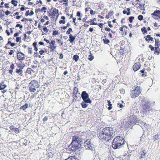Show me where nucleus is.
Listing matches in <instances>:
<instances>
[{
  "label": "nucleus",
  "mask_w": 160,
  "mask_h": 160,
  "mask_svg": "<svg viewBox=\"0 0 160 160\" xmlns=\"http://www.w3.org/2000/svg\"><path fill=\"white\" fill-rule=\"evenodd\" d=\"M113 131L111 127H105L99 132L98 137L100 140L108 141L113 137Z\"/></svg>",
  "instance_id": "obj_1"
},
{
  "label": "nucleus",
  "mask_w": 160,
  "mask_h": 160,
  "mask_svg": "<svg viewBox=\"0 0 160 160\" xmlns=\"http://www.w3.org/2000/svg\"><path fill=\"white\" fill-rule=\"evenodd\" d=\"M81 142V139L78 136H73L71 143L66 148L68 153H71V152L75 151L78 149L80 148Z\"/></svg>",
  "instance_id": "obj_2"
},
{
  "label": "nucleus",
  "mask_w": 160,
  "mask_h": 160,
  "mask_svg": "<svg viewBox=\"0 0 160 160\" xmlns=\"http://www.w3.org/2000/svg\"><path fill=\"white\" fill-rule=\"evenodd\" d=\"M124 142L125 140L123 137L118 136L113 139L112 143V147L114 149L120 148L122 145L124 144Z\"/></svg>",
  "instance_id": "obj_3"
},
{
  "label": "nucleus",
  "mask_w": 160,
  "mask_h": 160,
  "mask_svg": "<svg viewBox=\"0 0 160 160\" xmlns=\"http://www.w3.org/2000/svg\"><path fill=\"white\" fill-rule=\"evenodd\" d=\"M142 89L139 86H137L132 90L130 92L131 97L133 98H135L138 97L141 94Z\"/></svg>",
  "instance_id": "obj_4"
},
{
  "label": "nucleus",
  "mask_w": 160,
  "mask_h": 160,
  "mask_svg": "<svg viewBox=\"0 0 160 160\" xmlns=\"http://www.w3.org/2000/svg\"><path fill=\"white\" fill-rule=\"evenodd\" d=\"M81 97L83 100L86 102L91 104L92 101L89 98V95L85 91L82 92Z\"/></svg>",
  "instance_id": "obj_5"
},
{
  "label": "nucleus",
  "mask_w": 160,
  "mask_h": 160,
  "mask_svg": "<svg viewBox=\"0 0 160 160\" xmlns=\"http://www.w3.org/2000/svg\"><path fill=\"white\" fill-rule=\"evenodd\" d=\"M17 58L20 62H22L25 59L24 54L21 52L17 51Z\"/></svg>",
  "instance_id": "obj_6"
},
{
  "label": "nucleus",
  "mask_w": 160,
  "mask_h": 160,
  "mask_svg": "<svg viewBox=\"0 0 160 160\" xmlns=\"http://www.w3.org/2000/svg\"><path fill=\"white\" fill-rule=\"evenodd\" d=\"M50 12L51 13H49L48 16L50 17L52 16L53 17L55 16H58V9H56L55 8H52L50 10Z\"/></svg>",
  "instance_id": "obj_7"
},
{
  "label": "nucleus",
  "mask_w": 160,
  "mask_h": 160,
  "mask_svg": "<svg viewBox=\"0 0 160 160\" xmlns=\"http://www.w3.org/2000/svg\"><path fill=\"white\" fill-rule=\"evenodd\" d=\"M37 42H34L32 43V46L34 48V50L35 51L34 52V55L35 57H38L39 58H41L42 57L39 55L37 52L38 50V47H37Z\"/></svg>",
  "instance_id": "obj_8"
},
{
  "label": "nucleus",
  "mask_w": 160,
  "mask_h": 160,
  "mask_svg": "<svg viewBox=\"0 0 160 160\" xmlns=\"http://www.w3.org/2000/svg\"><path fill=\"white\" fill-rule=\"evenodd\" d=\"M55 41L52 40L49 43L50 46L48 47L50 48V51L53 52L56 49L57 46L56 45Z\"/></svg>",
  "instance_id": "obj_9"
},
{
  "label": "nucleus",
  "mask_w": 160,
  "mask_h": 160,
  "mask_svg": "<svg viewBox=\"0 0 160 160\" xmlns=\"http://www.w3.org/2000/svg\"><path fill=\"white\" fill-rule=\"evenodd\" d=\"M78 94L79 95L80 93H78V88L75 87L73 90L72 96L74 99L76 100L78 97Z\"/></svg>",
  "instance_id": "obj_10"
},
{
  "label": "nucleus",
  "mask_w": 160,
  "mask_h": 160,
  "mask_svg": "<svg viewBox=\"0 0 160 160\" xmlns=\"http://www.w3.org/2000/svg\"><path fill=\"white\" fill-rule=\"evenodd\" d=\"M150 104L149 102H145L144 104L142 105V107L143 111L145 112H147L150 109Z\"/></svg>",
  "instance_id": "obj_11"
},
{
  "label": "nucleus",
  "mask_w": 160,
  "mask_h": 160,
  "mask_svg": "<svg viewBox=\"0 0 160 160\" xmlns=\"http://www.w3.org/2000/svg\"><path fill=\"white\" fill-rule=\"evenodd\" d=\"M84 146L86 149H90L92 148L91 146V142L89 140H87L85 142Z\"/></svg>",
  "instance_id": "obj_12"
},
{
  "label": "nucleus",
  "mask_w": 160,
  "mask_h": 160,
  "mask_svg": "<svg viewBox=\"0 0 160 160\" xmlns=\"http://www.w3.org/2000/svg\"><path fill=\"white\" fill-rule=\"evenodd\" d=\"M138 122V119L136 117L133 116L131 118V120L130 121V125H135Z\"/></svg>",
  "instance_id": "obj_13"
},
{
  "label": "nucleus",
  "mask_w": 160,
  "mask_h": 160,
  "mask_svg": "<svg viewBox=\"0 0 160 160\" xmlns=\"http://www.w3.org/2000/svg\"><path fill=\"white\" fill-rule=\"evenodd\" d=\"M29 84L34 86L35 87L37 88H38L40 86L38 81L35 80H32Z\"/></svg>",
  "instance_id": "obj_14"
},
{
  "label": "nucleus",
  "mask_w": 160,
  "mask_h": 160,
  "mask_svg": "<svg viewBox=\"0 0 160 160\" xmlns=\"http://www.w3.org/2000/svg\"><path fill=\"white\" fill-rule=\"evenodd\" d=\"M141 65L139 62L135 63L133 66V68L134 71H136L138 70L140 68Z\"/></svg>",
  "instance_id": "obj_15"
},
{
  "label": "nucleus",
  "mask_w": 160,
  "mask_h": 160,
  "mask_svg": "<svg viewBox=\"0 0 160 160\" xmlns=\"http://www.w3.org/2000/svg\"><path fill=\"white\" fill-rule=\"evenodd\" d=\"M28 91L30 92H34L36 90L37 88L32 86V85H28Z\"/></svg>",
  "instance_id": "obj_16"
},
{
  "label": "nucleus",
  "mask_w": 160,
  "mask_h": 160,
  "mask_svg": "<svg viewBox=\"0 0 160 160\" xmlns=\"http://www.w3.org/2000/svg\"><path fill=\"white\" fill-rule=\"evenodd\" d=\"M144 38H145V40L147 42H149L150 41L153 42L154 41L153 38L151 37L150 35H148L145 37Z\"/></svg>",
  "instance_id": "obj_17"
},
{
  "label": "nucleus",
  "mask_w": 160,
  "mask_h": 160,
  "mask_svg": "<svg viewBox=\"0 0 160 160\" xmlns=\"http://www.w3.org/2000/svg\"><path fill=\"white\" fill-rule=\"evenodd\" d=\"M7 85L4 84V81H3L0 84V90H4L7 87Z\"/></svg>",
  "instance_id": "obj_18"
},
{
  "label": "nucleus",
  "mask_w": 160,
  "mask_h": 160,
  "mask_svg": "<svg viewBox=\"0 0 160 160\" xmlns=\"http://www.w3.org/2000/svg\"><path fill=\"white\" fill-rule=\"evenodd\" d=\"M14 65L13 63H12L10 66V69L9 70V72L11 74V75L12 74L13 72V70L14 69Z\"/></svg>",
  "instance_id": "obj_19"
},
{
  "label": "nucleus",
  "mask_w": 160,
  "mask_h": 160,
  "mask_svg": "<svg viewBox=\"0 0 160 160\" xmlns=\"http://www.w3.org/2000/svg\"><path fill=\"white\" fill-rule=\"evenodd\" d=\"M75 39V37L73 36L72 34H70L69 35V41L71 42H72Z\"/></svg>",
  "instance_id": "obj_20"
},
{
  "label": "nucleus",
  "mask_w": 160,
  "mask_h": 160,
  "mask_svg": "<svg viewBox=\"0 0 160 160\" xmlns=\"http://www.w3.org/2000/svg\"><path fill=\"white\" fill-rule=\"evenodd\" d=\"M16 73L19 74L20 76H22V70L21 69H17L16 70Z\"/></svg>",
  "instance_id": "obj_21"
},
{
  "label": "nucleus",
  "mask_w": 160,
  "mask_h": 160,
  "mask_svg": "<svg viewBox=\"0 0 160 160\" xmlns=\"http://www.w3.org/2000/svg\"><path fill=\"white\" fill-rule=\"evenodd\" d=\"M103 38L102 39V40L105 44H107L110 42V41L108 39H107L106 36H104Z\"/></svg>",
  "instance_id": "obj_22"
},
{
  "label": "nucleus",
  "mask_w": 160,
  "mask_h": 160,
  "mask_svg": "<svg viewBox=\"0 0 160 160\" xmlns=\"http://www.w3.org/2000/svg\"><path fill=\"white\" fill-rule=\"evenodd\" d=\"M65 160H78L74 156H69L67 158L65 159Z\"/></svg>",
  "instance_id": "obj_23"
},
{
  "label": "nucleus",
  "mask_w": 160,
  "mask_h": 160,
  "mask_svg": "<svg viewBox=\"0 0 160 160\" xmlns=\"http://www.w3.org/2000/svg\"><path fill=\"white\" fill-rule=\"evenodd\" d=\"M155 47H158L159 48V47H160V42L159 40L155 39Z\"/></svg>",
  "instance_id": "obj_24"
},
{
  "label": "nucleus",
  "mask_w": 160,
  "mask_h": 160,
  "mask_svg": "<svg viewBox=\"0 0 160 160\" xmlns=\"http://www.w3.org/2000/svg\"><path fill=\"white\" fill-rule=\"evenodd\" d=\"M28 107V104L27 103H26L24 105L22 106L21 107L20 109H22L23 110H25L26 108Z\"/></svg>",
  "instance_id": "obj_25"
},
{
  "label": "nucleus",
  "mask_w": 160,
  "mask_h": 160,
  "mask_svg": "<svg viewBox=\"0 0 160 160\" xmlns=\"http://www.w3.org/2000/svg\"><path fill=\"white\" fill-rule=\"evenodd\" d=\"M61 18L62 20H60L59 22V23L60 24H65V21L64 20L65 19V17L64 16H62L61 17Z\"/></svg>",
  "instance_id": "obj_26"
},
{
  "label": "nucleus",
  "mask_w": 160,
  "mask_h": 160,
  "mask_svg": "<svg viewBox=\"0 0 160 160\" xmlns=\"http://www.w3.org/2000/svg\"><path fill=\"white\" fill-rule=\"evenodd\" d=\"M79 59V56L76 54L75 55H74L73 57V59L76 62H77L78 61Z\"/></svg>",
  "instance_id": "obj_27"
},
{
  "label": "nucleus",
  "mask_w": 160,
  "mask_h": 160,
  "mask_svg": "<svg viewBox=\"0 0 160 160\" xmlns=\"http://www.w3.org/2000/svg\"><path fill=\"white\" fill-rule=\"evenodd\" d=\"M107 102L108 103L109 107L108 108V109L109 110H111L112 108V104L110 100H108Z\"/></svg>",
  "instance_id": "obj_28"
},
{
  "label": "nucleus",
  "mask_w": 160,
  "mask_h": 160,
  "mask_svg": "<svg viewBox=\"0 0 160 160\" xmlns=\"http://www.w3.org/2000/svg\"><path fill=\"white\" fill-rule=\"evenodd\" d=\"M33 71V70L31 68H28L26 71V72L28 74H31L32 72Z\"/></svg>",
  "instance_id": "obj_29"
},
{
  "label": "nucleus",
  "mask_w": 160,
  "mask_h": 160,
  "mask_svg": "<svg viewBox=\"0 0 160 160\" xmlns=\"http://www.w3.org/2000/svg\"><path fill=\"white\" fill-rule=\"evenodd\" d=\"M18 0H12L11 1V3L14 6L16 7L17 6V3H18Z\"/></svg>",
  "instance_id": "obj_30"
},
{
  "label": "nucleus",
  "mask_w": 160,
  "mask_h": 160,
  "mask_svg": "<svg viewBox=\"0 0 160 160\" xmlns=\"http://www.w3.org/2000/svg\"><path fill=\"white\" fill-rule=\"evenodd\" d=\"M94 59V57L92 54L90 52V54L89 55L88 59L90 61H92Z\"/></svg>",
  "instance_id": "obj_31"
},
{
  "label": "nucleus",
  "mask_w": 160,
  "mask_h": 160,
  "mask_svg": "<svg viewBox=\"0 0 160 160\" xmlns=\"http://www.w3.org/2000/svg\"><path fill=\"white\" fill-rule=\"evenodd\" d=\"M155 50L154 53L156 54H157L158 55L160 53L158 49V48H158V47H155Z\"/></svg>",
  "instance_id": "obj_32"
},
{
  "label": "nucleus",
  "mask_w": 160,
  "mask_h": 160,
  "mask_svg": "<svg viewBox=\"0 0 160 160\" xmlns=\"http://www.w3.org/2000/svg\"><path fill=\"white\" fill-rule=\"evenodd\" d=\"M59 34L58 30H54L52 32V35L55 36L56 35H58Z\"/></svg>",
  "instance_id": "obj_33"
},
{
  "label": "nucleus",
  "mask_w": 160,
  "mask_h": 160,
  "mask_svg": "<svg viewBox=\"0 0 160 160\" xmlns=\"http://www.w3.org/2000/svg\"><path fill=\"white\" fill-rule=\"evenodd\" d=\"M86 103V102L84 101V102H82L81 103L82 106L83 108H85L87 107L88 105Z\"/></svg>",
  "instance_id": "obj_34"
},
{
  "label": "nucleus",
  "mask_w": 160,
  "mask_h": 160,
  "mask_svg": "<svg viewBox=\"0 0 160 160\" xmlns=\"http://www.w3.org/2000/svg\"><path fill=\"white\" fill-rule=\"evenodd\" d=\"M87 23H90V25H97V23H95L94 22H93V21H92V20L90 21H87Z\"/></svg>",
  "instance_id": "obj_35"
},
{
  "label": "nucleus",
  "mask_w": 160,
  "mask_h": 160,
  "mask_svg": "<svg viewBox=\"0 0 160 160\" xmlns=\"http://www.w3.org/2000/svg\"><path fill=\"white\" fill-rule=\"evenodd\" d=\"M159 135L158 134H156L153 137V139L154 141L158 140V139Z\"/></svg>",
  "instance_id": "obj_36"
},
{
  "label": "nucleus",
  "mask_w": 160,
  "mask_h": 160,
  "mask_svg": "<svg viewBox=\"0 0 160 160\" xmlns=\"http://www.w3.org/2000/svg\"><path fill=\"white\" fill-rule=\"evenodd\" d=\"M21 21L22 22H23L25 21H28L30 22H31L32 21V19L31 18H30L29 19H28L27 18H23V19L21 20Z\"/></svg>",
  "instance_id": "obj_37"
},
{
  "label": "nucleus",
  "mask_w": 160,
  "mask_h": 160,
  "mask_svg": "<svg viewBox=\"0 0 160 160\" xmlns=\"http://www.w3.org/2000/svg\"><path fill=\"white\" fill-rule=\"evenodd\" d=\"M141 30L143 33H145L147 32V30L145 27H143L141 28Z\"/></svg>",
  "instance_id": "obj_38"
},
{
  "label": "nucleus",
  "mask_w": 160,
  "mask_h": 160,
  "mask_svg": "<svg viewBox=\"0 0 160 160\" xmlns=\"http://www.w3.org/2000/svg\"><path fill=\"white\" fill-rule=\"evenodd\" d=\"M28 53L29 54H31L32 53V48L29 47L28 48Z\"/></svg>",
  "instance_id": "obj_39"
},
{
  "label": "nucleus",
  "mask_w": 160,
  "mask_h": 160,
  "mask_svg": "<svg viewBox=\"0 0 160 160\" xmlns=\"http://www.w3.org/2000/svg\"><path fill=\"white\" fill-rule=\"evenodd\" d=\"M8 43L10 45V46H11V47H14V46H15L16 44V43H14V42H12L11 41H8Z\"/></svg>",
  "instance_id": "obj_40"
},
{
  "label": "nucleus",
  "mask_w": 160,
  "mask_h": 160,
  "mask_svg": "<svg viewBox=\"0 0 160 160\" xmlns=\"http://www.w3.org/2000/svg\"><path fill=\"white\" fill-rule=\"evenodd\" d=\"M134 19V17L133 16H131L129 17L128 20L129 22L130 23H132V22L133 20Z\"/></svg>",
  "instance_id": "obj_41"
},
{
  "label": "nucleus",
  "mask_w": 160,
  "mask_h": 160,
  "mask_svg": "<svg viewBox=\"0 0 160 160\" xmlns=\"http://www.w3.org/2000/svg\"><path fill=\"white\" fill-rule=\"evenodd\" d=\"M72 29L71 28H69L68 30L66 32V34L67 35L70 34L71 32H72Z\"/></svg>",
  "instance_id": "obj_42"
},
{
  "label": "nucleus",
  "mask_w": 160,
  "mask_h": 160,
  "mask_svg": "<svg viewBox=\"0 0 160 160\" xmlns=\"http://www.w3.org/2000/svg\"><path fill=\"white\" fill-rule=\"evenodd\" d=\"M42 30L43 31L46 33L48 32L49 31V29H48L46 27H43L42 28Z\"/></svg>",
  "instance_id": "obj_43"
},
{
  "label": "nucleus",
  "mask_w": 160,
  "mask_h": 160,
  "mask_svg": "<svg viewBox=\"0 0 160 160\" xmlns=\"http://www.w3.org/2000/svg\"><path fill=\"white\" fill-rule=\"evenodd\" d=\"M13 131L16 133H18L20 132V130L17 128H15Z\"/></svg>",
  "instance_id": "obj_44"
},
{
  "label": "nucleus",
  "mask_w": 160,
  "mask_h": 160,
  "mask_svg": "<svg viewBox=\"0 0 160 160\" xmlns=\"http://www.w3.org/2000/svg\"><path fill=\"white\" fill-rule=\"evenodd\" d=\"M17 66L19 68V69H22L24 67V66L23 65H22L21 64H18L17 65Z\"/></svg>",
  "instance_id": "obj_45"
},
{
  "label": "nucleus",
  "mask_w": 160,
  "mask_h": 160,
  "mask_svg": "<svg viewBox=\"0 0 160 160\" xmlns=\"http://www.w3.org/2000/svg\"><path fill=\"white\" fill-rule=\"evenodd\" d=\"M143 17L142 15H139L138 16V20L141 21L143 20Z\"/></svg>",
  "instance_id": "obj_46"
},
{
  "label": "nucleus",
  "mask_w": 160,
  "mask_h": 160,
  "mask_svg": "<svg viewBox=\"0 0 160 160\" xmlns=\"http://www.w3.org/2000/svg\"><path fill=\"white\" fill-rule=\"evenodd\" d=\"M145 150H143L141 152V158H142L143 157L145 156Z\"/></svg>",
  "instance_id": "obj_47"
},
{
  "label": "nucleus",
  "mask_w": 160,
  "mask_h": 160,
  "mask_svg": "<svg viewBox=\"0 0 160 160\" xmlns=\"http://www.w3.org/2000/svg\"><path fill=\"white\" fill-rule=\"evenodd\" d=\"M47 8L45 7H43L41 9V12H42L43 11H44V12H46V10H47Z\"/></svg>",
  "instance_id": "obj_48"
},
{
  "label": "nucleus",
  "mask_w": 160,
  "mask_h": 160,
  "mask_svg": "<svg viewBox=\"0 0 160 160\" xmlns=\"http://www.w3.org/2000/svg\"><path fill=\"white\" fill-rule=\"evenodd\" d=\"M25 10V7L24 5H22V7L20 8V11H24Z\"/></svg>",
  "instance_id": "obj_49"
},
{
  "label": "nucleus",
  "mask_w": 160,
  "mask_h": 160,
  "mask_svg": "<svg viewBox=\"0 0 160 160\" xmlns=\"http://www.w3.org/2000/svg\"><path fill=\"white\" fill-rule=\"evenodd\" d=\"M16 128L13 125H11L9 127V128L11 130L13 131Z\"/></svg>",
  "instance_id": "obj_50"
},
{
  "label": "nucleus",
  "mask_w": 160,
  "mask_h": 160,
  "mask_svg": "<svg viewBox=\"0 0 160 160\" xmlns=\"http://www.w3.org/2000/svg\"><path fill=\"white\" fill-rule=\"evenodd\" d=\"M111 21H108V26L110 28H112L113 27V25L111 24Z\"/></svg>",
  "instance_id": "obj_51"
},
{
  "label": "nucleus",
  "mask_w": 160,
  "mask_h": 160,
  "mask_svg": "<svg viewBox=\"0 0 160 160\" xmlns=\"http://www.w3.org/2000/svg\"><path fill=\"white\" fill-rule=\"evenodd\" d=\"M21 40V37H17L16 38V41L17 42H20V41Z\"/></svg>",
  "instance_id": "obj_52"
},
{
  "label": "nucleus",
  "mask_w": 160,
  "mask_h": 160,
  "mask_svg": "<svg viewBox=\"0 0 160 160\" xmlns=\"http://www.w3.org/2000/svg\"><path fill=\"white\" fill-rule=\"evenodd\" d=\"M113 13V11H110L108 13V14L106 15V17L107 18H109L110 14L111 13L112 14Z\"/></svg>",
  "instance_id": "obj_53"
},
{
  "label": "nucleus",
  "mask_w": 160,
  "mask_h": 160,
  "mask_svg": "<svg viewBox=\"0 0 160 160\" xmlns=\"http://www.w3.org/2000/svg\"><path fill=\"white\" fill-rule=\"evenodd\" d=\"M9 44L8 43V42L6 44L5 48L7 49H9L10 48L9 46Z\"/></svg>",
  "instance_id": "obj_54"
},
{
  "label": "nucleus",
  "mask_w": 160,
  "mask_h": 160,
  "mask_svg": "<svg viewBox=\"0 0 160 160\" xmlns=\"http://www.w3.org/2000/svg\"><path fill=\"white\" fill-rule=\"evenodd\" d=\"M16 27H19V28L20 29H21L22 28V25H21L20 24H16V26H15Z\"/></svg>",
  "instance_id": "obj_55"
},
{
  "label": "nucleus",
  "mask_w": 160,
  "mask_h": 160,
  "mask_svg": "<svg viewBox=\"0 0 160 160\" xmlns=\"http://www.w3.org/2000/svg\"><path fill=\"white\" fill-rule=\"evenodd\" d=\"M45 51L44 50H41L39 51V53L40 54V55H43L44 53L45 52Z\"/></svg>",
  "instance_id": "obj_56"
},
{
  "label": "nucleus",
  "mask_w": 160,
  "mask_h": 160,
  "mask_svg": "<svg viewBox=\"0 0 160 160\" xmlns=\"http://www.w3.org/2000/svg\"><path fill=\"white\" fill-rule=\"evenodd\" d=\"M127 10L128 11V12H127V15H129L130 14V9L129 8H127Z\"/></svg>",
  "instance_id": "obj_57"
},
{
  "label": "nucleus",
  "mask_w": 160,
  "mask_h": 160,
  "mask_svg": "<svg viewBox=\"0 0 160 160\" xmlns=\"http://www.w3.org/2000/svg\"><path fill=\"white\" fill-rule=\"evenodd\" d=\"M21 33V31H19V32H17L15 33L13 35L14 37H16L18 36L20 33Z\"/></svg>",
  "instance_id": "obj_58"
},
{
  "label": "nucleus",
  "mask_w": 160,
  "mask_h": 160,
  "mask_svg": "<svg viewBox=\"0 0 160 160\" xmlns=\"http://www.w3.org/2000/svg\"><path fill=\"white\" fill-rule=\"evenodd\" d=\"M14 52V50L12 49H11L10 51V52H9V55H12Z\"/></svg>",
  "instance_id": "obj_59"
},
{
  "label": "nucleus",
  "mask_w": 160,
  "mask_h": 160,
  "mask_svg": "<svg viewBox=\"0 0 160 160\" xmlns=\"http://www.w3.org/2000/svg\"><path fill=\"white\" fill-rule=\"evenodd\" d=\"M57 41L58 42V43H61V45H63V42H61L60 39H57Z\"/></svg>",
  "instance_id": "obj_60"
},
{
  "label": "nucleus",
  "mask_w": 160,
  "mask_h": 160,
  "mask_svg": "<svg viewBox=\"0 0 160 160\" xmlns=\"http://www.w3.org/2000/svg\"><path fill=\"white\" fill-rule=\"evenodd\" d=\"M149 48L151 49V51H153L154 50V47L152 46L151 45L149 46Z\"/></svg>",
  "instance_id": "obj_61"
},
{
  "label": "nucleus",
  "mask_w": 160,
  "mask_h": 160,
  "mask_svg": "<svg viewBox=\"0 0 160 160\" xmlns=\"http://www.w3.org/2000/svg\"><path fill=\"white\" fill-rule=\"evenodd\" d=\"M10 13L11 12L8 10H7L5 12L6 15L7 16H8V15H9Z\"/></svg>",
  "instance_id": "obj_62"
},
{
  "label": "nucleus",
  "mask_w": 160,
  "mask_h": 160,
  "mask_svg": "<svg viewBox=\"0 0 160 160\" xmlns=\"http://www.w3.org/2000/svg\"><path fill=\"white\" fill-rule=\"evenodd\" d=\"M48 116H45L43 119V122H45L48 120Z\"/></svg>",
  "instance_id": "obj_63"
},
{
  "label": "nucleus",
  "mask_w": 160,
  "mask_h": 160,
  "mask_svg": "<svg viewBox=\"0 0 160 160\" xmlns=\"http://www.w3.org/2000/svg\"><path fill=\"white\" fill-rule=\"evenodd\" d=\"M103 24L102 23H99L98 24V26L101 28H102L103 27Z\"/></svg>",
  "instance_id": "obj_64"
}]
</instances>
